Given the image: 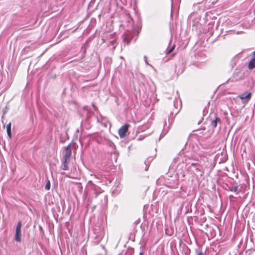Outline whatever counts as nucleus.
Instances as JSON below:
<instances>
[{
	"label": "nucleus",
	"mask_w": 255,
	"mask_h": 255,
	"mask_svg": "<svg viewBox=\"0 0 255 255\" xmlns=\"http://www.w3.org/2000/svg\"><path fill=\"white\" fill-rule=\"evenodd\" d=\"M22 226V224L21 221H19L17 223L16 230H15V234L14 236V240L15 241L17 242H21V228Z\"/></svg>",
	"instance_id": "nucleus-1"
},
{
	"label": "nucleus",
	"mask_w": 255,
	"mask_h": 255,
	"mask_svg": "<svg viewBox=\"0 0 255 255\" xmlns=\"http://www.w3.org/2000/svg\"><path fill=\"white\" fill-rule=\"evenodd\" d=\"M129 127V125L125 124L119 129V135L121 138H124L126 136V133L128 130Z\"/></svg>",
	"instance_id": "nucleus-2"
},
{
	"label": "nucleus",
	"mask_w": 255,
	"mask_h": 255,
	"mask_svg": "<svg viewBox=\"0 0 255 255\" xmlns=\"http://www.w3.org/2000/svg\"><path fill=\"white\" fill-rule=\"evenodd\" d=\"M71 154V145L69 144L64 148L63 158H70Z\"/></svg>",
	"instance_id": "nucleus-3"
},
{
	"label": "nucleus",
	"mask_w": 255,
	"mask_h": 255,
	"mask_svg": "<svg viewBox=\"0 0 255 255\" xmlns=\"http://www.w3.org/2000/svg\"><path fill=\"white\" fill-rule=\"evenodd\" d=\"M253 57L248 64V68L250 70L255 68V51L253 52Z\"/></svg>",
	"instance_id": "nucleus-4"
},
{
	"label": "nucleus",
	"mask_w": 255,
	"mask_h": 255,
	"mask_svg": "<svg viewBox=\"0 0 255 255\" xmlns=\"http://www.w3.org/2000/svg\"><path fill=\"white\" fill-rule=\"evenodd\" d=\"M252 93L251 92L249 93H245L241 95H240L238 97L241 100H243L245 99H247V101H248L251 98Z\"/></svg>",
	"instance_id": "nucleus-5"
},
{
	"label": "nucleus",
	"mask_w": 255,
	"mask_h": 255,
	"mask_svg": "<svg viewBox=\"0 0 255 255\" xmlns=\"http://www.w3.org/2000/svg\"><path fill=\"white\" fill-rule=\"evenodd\" d=\"M70 158H63V169L64 170H69V167H68V165L70 162Z\"/></svg>",
	"instance_id": "nucleus-6"
},
{
	"label": "nucleus",
	"mask_w": 255,
	"mask_h": 255,
	"mask_svg": "<svg viewBox=\"0 0 255 255\" xmlns=\"http://www.w3.org/2000/svg\"><path fill=\"white\" fill-rule=\"evenodd\" d=\"M129 32H127L124 37V41L125 43H126L127 44H128L130 42L131 38H129Z\"/></svg>",
	"instance_id": "nucleus-7"
},
{
	"label": "nucleus",
	"mask_w": 255,
	"mask_h": 255,
	"mask_svg": "<svg viewBox=\"0 0 255 255\" xmlns=\"http://www.w3.org/2000/svg\"><path fill=\"white\" fill-rule=\"evenodd\" d=\"M6 131L7 133V135L9 138H11V123H9L6 125Z\"/></svg>",
	"instance_id": "nucleus-8"
},
{
	"label": "nucleus",
	"mask_w": 255,
	"mask_h": 255,
	"mask_svg": "<svg viewBox=\"0 0 255 255\" xmlns=\"http://www.w3.org/2000/svg\"><path fill=\"white\" fill-rule=\"evenodd\" d=\"M221 122V120L219 118L216 117L215 120L212 122V126L214 128H216L217 126V124Z\"/></svg>",
	"instance_id": "nucleus-9"
},
{
	"label": "nucleus",
	"mask_w": 255,
	"mask_h": 255,
	"mask_svg": "<svg viewBox=\"0 0 255 255\" xmlns=\"http://www.w3.org/2000/svg\"><path fill=\"white\" fill-rule=\"evenodd\" d=\"M45 188L47 190H49L50 189V182L49 180H48L46 183Z\"/></svg>",
	"instance_id": "nucleus-10"
},
{
	"label": "nucleus",
	"mask_w": 255,
	"mask_h": 255,
	"mask_svg": "<svg viewBox=\"0 0 255 255\" xmlns=\"http://www.w3.org/2000/svg\"><path fill=\"white\" fill-rule=\"evenodd\" d=\"M175 47V45H174L172 47V48H170V49H169V50L167 52L166 54H169L170 53L172 52V51L174 49Z\"/></svg>",
	"instance_id": "nucleus-11"
},
{
	"label": "nucleus",
	"mask_w": 255,
	"mask_h": 255,
	"mask_svg": "<svg viewBox=\"0 0 255 255\" xmlns=\"http://www.w3.org/2000/svg\"><path fill=\"white\" fill-rule=\"evenodd\" d=\"M238 187L237 186H235L233 187V189H231V190L232 191H234L235 192H238Z\"/></svg>",
	"instance_id": "nucleus-12"
},
{
	"label": "nucleus",
	"mask_w": 255,
	"mask_h": 255,
	"mask_svg": "<svg viewBox=\"0 0 255 255\" xmlns=\"http://www.w3.org/2000/svg\"><path fill=\"white\" fill-rule=\"evenodd\" d=\"M197 255H206V254L202 252H200L198 253Z\"/></svg>",
	"instance_id": "nucleus-13"
},
{
	"label": "nucleus",
	"mask_w": 255,
	"mask_h": 255,
	"mask_svg": "<svg viewBox=\"0 0 255 255\" xmlns=\"http://www.w3.org/2000/svg\"><path fill=\"white\" fill-rule=\"evenodd\" d=\"M198 164V163H191V165L193 166H195Z\"/></svg>",
	"instance_id": "nucleus-14"
},
{
	"label": "nucleus",
	"mask_w": 255,
	"mask_h": 255,
	"mask_svg": "<svg viewBox=\"0 0 255 255\" xmlns=\"http://www.w3.org/2000/svg\"><path fill=\"white\" fill-rule=\"evenodd\" d=\"M139 255H144L142 252H140Z\"/></svg>",
	"instance_id": "nucleus-15"
}]
</instances>
